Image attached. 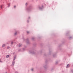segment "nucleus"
<instances>
[{
	"mask_svg": "<svg viewBox=\"0 0 73 73\" xmlns=\"http://www.w3.org/2000/svg\"><path fill=\"white\" fill-rule=\"evenodd\" d=\"M9 57V55H7L6 57L7 58H8Z\"/></svg>",
	"mask_w": 73,
	"mask_h": 73,
	"instance_id": "f257e3e1",
	"label": "nucleus"
},
{
	"mask_svg": "<svg viewBox=\"0 0 73 73\" xmlns=\"http://www.w3.org/2000/svg\"><path fill=\"white\" fill-rule=\"evenodd\" d=\"M5 46V44H3V45H2L3 47H4Z\"/></svg>",
	"mask_w": 73,
	"mask_h": 73,
	"instance_id": "f03ea898",
	"label": "nucleus"
},
{
	"mask_svg": "<svg viewBox=\"0 0 73 73\" xmlns=\"http://www.w3.org/2000/svg\"><path fill=\"white\" fill-rule=\"evenodd\" d=\"M69 66V64H68L67 66V68H68Z\"/></svg>",
	"mask_w": 73,
	"mask_h": 73,
	"instance_id": "7ed1b4c3",
	"label": "nucleus"
},
{
	"mask_svg": "<svg viewBox=\"0 0 73 73\" xmlns=\"http://www.w3.org/2000/svg\"><path fill=\"white\" fill-rule=\"evenodd\" d=\"M15 64V61H13V65H14V64Z\"/></svg>",
	"mask_w": 73,
	"mask_h": 73,
	"instance_id": "20e7f679",
	"label": "nucleus"
},
{
	"mask_svg": "<svg viewBox=\"0 0 73 73\" xmlns=\"http://www.w3.org/2000/svg\"><path fill=\"white\" fill-rule=\"evenodd\" d=\"M3 6L2 5H1V9H2L3 8Z\"/></svg>",
	"mask_w": 73,
	"mask_h": 73,
	"instance_id": "39448f33",
	"label": "nucleus"
},
{
	"mask_svg": "<svg viewBox=\"0 0 73 73\" xmlns=\"http://www.w3.org/2000/svg\"><path fill=\"white\" fill-rule=\"evenodd\" d=\"M21 46V44H19V47H20V46Z\"/></svg>",
	"mask_w": 73,
	"mask_h": 73,
	"instance_id": "423d86ee",
	"label": "nucleus"
},
{
	"mask_svg": "<svg viewBox=\"0 0 73 73\" xmlns=\"http://www.w3.org/2000/svg\"><path fill=\"white\" fill-rule=\"evenodd\" d=\"M10 4H11L10 3H9V5H8V7H10Z\"/></svg>",
	"mask_w": 73,
	"mask_h": 73,
	"instance_id": "0eeeda50",
	"label": "nucleus"
},
{
	"mask_svg": "<svg viewBox=\"0 0 73 73\" xmlns=\"http://www.w3.org/2000/svg\"><path fill=\"white\" fill-rule=\"evenodd\" d=\"M33 69L32 68V69H31V70H32V71H33Z\"/></svg>",
	"mask_w": 73,
	"mask_h": 73,
	"instance_id": "6e6552de",
	"label": "nucleus"
},
{
	"mask_svg": "<svg viewBox=\"0 0 73 73\" xmlns=\"http://www.w3.org/2000/svg\"><path fill=\"white\" fill-rule=\"evenodd\" d=\"M13 44V42H11V44Z\"/></svg>",
	"mask_w": 73,
	"mask_h": 73,
	"instance_id": "1a4fd4ad",
	"label": "nucleus"
},
{
	"mask_svg": "<svg viewBox=\"0 0 73 73\" xmlns=\"http://www.w3.org/2000/svg\"><path fill=\"white\" fill-rule=\"evenodd\" d=\"M14 8H16V6H14Z\"/></svg>",
	"mask_w": 73,
	"mask_h": 73,
	"instance_id": "9d476101",
	"label": "nucleus"
},
{
	"mask_svg": "<svg viewBox=\"0 0 73 73\" xmlns=\"http://www.w3.org/2000/svg\"><path fill=\"white\" fill-rule=\"evenodd\" d=\"M15 60V58H14V60Z\"/></svg>",
	"mask_w": 73,
	"mask_h": 73,
	"instance_id": "9b49d317",
	"label": "nucleus"
},
{
	"mask_svg": "<svg viewBox=\"0 0 73 73\" xmlns=\"http://www.w3.org/2000/svg\"><path fill=\"white\" fill-rule=\"evenodd\" d=\"M0 62H1V59H0Z\"/></svg>",
	"mask_w": 73,
	"mask_h": 73,
	"instance_id": "f8f14e48",
	"label": "nucleus"
},
{
	"mask_svg": "<svg viewBox=\"0 0 73 73\" xmlns=\"http://www.w3.org/2000/svg\"><path fill=\"white\" fill-rule=\"evenodd\" d=\"M7 48H8V49H9V47H8Z\"/></svg>",
	"mask_w": 73,
	"mask_h": 73,
	"instance_id": "ddd939ff",
	"label": "nucleus"
},
{
	"mask_svg": "<svg viewBox=\"0 0 73 73\" xmlns=\"http://www.w3.org/2000/svg\"><path fill=\"white\" fill-rule=\"evenodd\" d=\"M27 33H29V32L27 31Z\"/></svg>",
	"mask_w": 73,
	"mask_h": 73,
	"instance_id": "4468645a",
	"label": "nucleus"
},
{
	"mask_svg": "<svg viewBox=\"0 0 73 73\" xmlns=\"http://www.w3.org/2000/svg\"><path fill=\"white\" fill-rule=\"evenodd\" d=\"M15 35H16V33H15Z\"/></svg>",
	"mask_w": 73,
	"mask_h": 73,
	"instance_id": "2eb2a0df",
	"label": "nucleus"
},
{
	"mask_svg": "<svg viewBox=\"0 0 73 73\" xmlns=\"http://www.w3.org/2000/svg\"><path fill=\"white\" fill-rule=\"evenodd\" d=\"M6 73H7V72H6Z\"/></svg>",
	"mask_w": 73,
	"mask_h": 73,
	"instance_id": "dca6fc26",
	"label": "nucleus"
}]
</instances>
